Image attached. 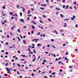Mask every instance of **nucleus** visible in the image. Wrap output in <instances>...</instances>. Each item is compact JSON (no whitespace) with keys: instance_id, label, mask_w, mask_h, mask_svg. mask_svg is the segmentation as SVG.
Wrapping results in <instances>:
<instances>
[{"instance_id":"obj_1","label":"nucleus","mask_w":78,"mask_h":78,"mask_svg":"<svg viewBox=\"0 0 78 78\" xmlns=\"http://www.w3.org/2000/svg\"><path fill=\"white\" fill-rule=\"evenodd\" d=\"M6 70L7 71H8L7 72L8 73H9L10 72V70L9 69V68H6Z\"/></svg>"},{"instance_id":"obj_2","label":"nucleus","mask_w":78,"mask_h":78,"mask_svg":"<svg viewBox=\"0 0 78 78\" xmlns=\"http://www.w3.org/2000/svg\"><path fill=\"white\" fill-rule=\"evenodd\" d=\"M37 40H39V39H34L33 40H32V41H37Z\"/></svg>"},{"instance_id":"obj_3","label":"nucleus","mask_w":78,"mask_h":78,"mask_svg":"<svg viewBox=\"0 0 78 78\" xmlns=\"http://www.w3.org/2000/svg\"><path fill=\"white\" fill-rule=\"evenodd\" d=\"M30 10H29L27 12V14H30Z\"/></svg>"},{"instance_id":"obj_4","label":"nucleus","mask_w":78,"mask_h":78,"mask_svg":"<svg viewBox=\"0 0 78 78\" xmlns=\"http://www.w3.org/2000/svg\"><path fill=\"white\" fill-rule=\"evenodd\" d=\"M15 27L16 28V26H14L12 28L11 30H14V29Z\"/></svg>"},{"instance_id":"obj_5","label":"nucleus","mask_w":78,"mask_h":78,"mask_svg":"<svg viewBox=\"0 0 78 78\" xmlns=\"http://www.w3.org/2000/svg\"><path fill=\"white\" fill-rule=\"evenodd\" d=\"M2 14L3 15V16H6V14H5V13H3V12H2Z\"/></svg>"},{"instance_id":"obj_6","label":"nucleus","mask_w":78,"mask_h":78,"mask_svg":"<svg viewBox=\"0 0 78 78\" xmlns=\"http://www.w3.org/2000/svg\"><path fill=\"white\" fill-rule=\"evenodd\" d=\"M54 33H56L57 34H58V33H57V31L56 30H54L53 31Z\"/></svg>"},{"instance_id":"obj_7","label":"nucleus","mask_w":78,"mask_h":78,"mask_svg":"<svg viewBox=\"0 0 78 78\" xmlns=\"http://www.w3.org/2000/svg\"><path fill=\"white\" fill-rule=\"evenodd\" d=\"M60 16L61 17H63L64 16L63 15V14H61L60 15Z\"/></svg>"},{"instance_id":"obj_8","label":"nucleus","mask_w":78,"mask_h":78,"mask_svg":"<svg viewBox=\"0 0 78 78\" xmlns=\"http://www.w3.org/2000/svg\"><path fill=\"white\" fill-rule=\"evenodd\" d=\"M23 42L24 43V44H26V41H25V40H23Z\"/></svg>"},{"instance_id":"obj_9","label":"nucleus","mask_w":78,"mask_h":78,"mask_svg":"<svg viewBox=\"0 0 78 78\" xmlns=\"http://www.w3.org/2000/svg\"><path fill=\"white\" fill-rule=\"evenodd\" d=\"M32 29H34V28H35V27L34 26L32 25Z\"/></svg>"},{"instance_id":"obj_10","label":"nucleus","mask_w":78,"mask_h":78,"mask_svg":"<svg viewBox=\"0 0 78 78\" xmlns=\"http://www.w3.org/2000/svg\"><path fill=\"white\" fill-rule=\"evenodd\" d=\"M55 9H56V10H60V9H59V8H58L57 7H56L55 8Z\"/></svg>"},{"instance_id":"obj_11","label":"nucleus","mask_w":78,"mask_h":78,"mask_svg":"<svg viewBox=\"0 0 78 78\" xmlns=\"http://www.w3.org/2000/svg\"><path fill=\"white\" fill-rule=\"evenodd\" d=\"M36 58H35L34 59L32 60L33 62H34V61H36Z\"/></svg>"},{"instance_id":"obj_12","label":"nucleus","mask_w":78,"mask_h":78,"mask_svg":"<svg viewBox=\"0 0 78 78\" xmlns=\"http://www.w3.org/2000/svg\"><path fill=\"white\" fill-rule=\"evenodd\" d=\"M65 25L64 26V27H67V23H64Z\"/></svg>"},{"instance_id":"obj_13","label":"nucleus","mask_w":78,"mask_h":78,"mask_svg":"<svg viewBox=\"0 0 78 78\" xmlns=\"http://www.w3.org/2000/svg\"><path fill=\"white\" fill-rule=\"evenodd\" d=\"M30 6H34V5L33 4H31L30 5Z\"/></svg>"},{"instance_id":"obj_14","label":"nucleus","mask_w":78,"mask_h":78,"mask_svg":"<svg viewBox=\"0 0 78 78\" xmlns=\"http://www.w3.org/2000/svg\"><path fill=\"white\" fill-rule=\"evenodd\" d=\"M22 9L23 12H24V11H25V9L24 8V7H23Z\"/></svg>"},{"instance_id":"obj_15","label":"nucleus","mask_w":78,"mask_h":78,"mask_svg":"<svg viewBox=\"0 0 78 78\" xmlns=\"http://www.w3.org/2000/svg\"><path fill=\"white\" fill-rule=\"evenodd\" d=\"M20 20L21 22H23L24 21V20H23V19H20Z\"/></svg>"},{"instance_id":"obj_16","label":"nucleus","mask_w":78,"mask_h":78,"mask_svg":"<svg viewBox=\"0 0 78 78\" xmlns=\"http://www.w3.org/2000/svg\"><path fill=\"white\" fill-rule=\"evenodd\" d=\"M20 15L21 17H22V13L20 12Z\"/></svg>"},{"instance_id":"obj_17","label":"nucleus","mask_w":78,"mask_h":78,"mask_svg":"<svg viewBox=\"0 0 78 78\" xmlns=\"http://www.w3.org/2000/svg\"><path fill=\"white\" fill-rule=\"evenodd\" d=\"M33 23H34L35 25H36V23H34V21H32Z\"/></svg>"},{"instance_id":"obj_18","label":"nucleus","mask_w":78,"mask_h":78,"mask_svg":"<svg viewBox=\"0 0 78 78\" xmlns=\"http://www.w3.org/2000/svg\"><path fill=\"white\" fill-rule=\"evenodd\" d=\"M17 66H18V67H20V65L19 64H17Z\"/></svg>"},{"instance_id":"obj_19","label":"nucleus","mask_w":78,"mask_h":78,"mask_svg":"<svg viewBox=\"0 0 78 78\" xmlns=\"http://www.w3.org/2000/svg\"><path fill=\"white\" fill-rule=\"evenodd\" d=\"M40 9H41V10H44V8H42V7H41V8H40Z\"/></svg>"},{"instance_id":"obj_20","label":"nucleus","mask_w":78,"mask_h":78,"mask_svg":"<svg viewBox=\"0 0 78 78\" xmlns=\"http://www.w3.org/2000/svg\"><path fill=\"white\" fill-rule=\"evenodd\" d=\"M44 5H46V4H42L41 5V6H44Z\"/></svg>"},{"instance_id":"obj_21","label":"nucleus","mask_w":78,"mask_h":78,"mask_svg":"<svg viewBox=\"0 0 78 78\" xmlns=\"http://www.w3.org/2000/svg\"><path fill=\"white\" fill-rule=\"evenodd\" d=\"M48 20L49 21V22H52L51 20H50V19L49 18L48 19Z\"/></svg>"},{"instance_id":"obj_22","label":"nucleus","mask_w":78,"mask_h":78,"mask_svg":"<svg viewBox=\"0 0 78 78\" xmlns=\"http://www.w3.org/2000/svg\"><path fill=\"white\" fill-rule=\"evenodd\" d=\"M40 34H41V33H40V32H38V33L37 34V35H40Z\"/></svg>"},{"instance_id":"obj_23","label":"nucleus","mask_w":78,"mask_h":78,"mask_svg":"<svg viewBox=\"0 0 78 78\" xmlns=\"http://www.w3.org/2000/svg\"><path fill=\"white\" fill-rule=\"evenodd\" d=\"M12 14H13V13L11 12H10V15H12Z\"/></svg>"},{"instance_id":"obj_24","label":"nucleus","mask_w":78,"mask_h":78,"mask_svg":"<svg viewBox=\"0 0 78 78\" xmlns=\"http://www.w3.org/2000/svg\"><path fill=\"white\" fill-rule=\"evenodd\" d=\"M33 51H34V53H36V51H35V50H34V49L33 50Z\"/></svg>"},{"instance_id":"obj_25","label":"nucleus","mask_w":78,"mask_h":78,"mask_svg":"<svg viewBox=\"0 0 78 78\" xmlns=\"http://www.w3.org/2000/svg\"><path fill=\"white\" fill-rule=\"evenodd\" d=\"M18 41H20V39L19 37H18Z\"/></svg>"},{"instance_id":"obj_26","label":"nucleus","mask_w":78,"mask_h":78,"mask_svg":"<svg viewBox=\"0 0 78 78\" xmlns=\"http://www.w3.org/2000/svg\"><path fill=\"white\" fill-rule=\"evenodd\" d=\"M24 60H25V59H21V61H24Z\"/></svg>"},{"instance_id":"obj_27","label":"nucleus","mask_w":78,"mask_h":78,"mask_svg":"<svg viewBox=\"0 0 78 78\" xmlns=\"http://www.w3.org/2000/svg\"><path fill=\"white\" fill-rule=\"evenodd\" d=\"M22 56H23V57H25V55H21Z\"/></svg>"},{"instance_id":"obj_28","label":"nucleus","mask_w":78,"mask_h":78,"mask_svg":"<svg viewBox=\"0 0 78 78\" xmlns=\"http://www.w3.org/2000/svg\"><path fill=\"white\" fill-rule=\"evenodd\" d=\"M31 32L32 33V34H33L34 33V31L33 30H32Z\"/></svg>"},{"instance_id":"obj_29","label":"nucleus","mask_w":78,"mask_h":78,"mask_svg":"<svg viewBox=\"0 0 78 78\" xmlns=\"http://www.w3.org/2000/svg\"><path fill=\"white\" fill-rule=\"evenodd\" d=\"M52 47L53 48H56V47L54 46L53 45H52Z\"/></svg>"},{"instance_id":"obj_30","label":"nucleus","mask_w":78,"mask_h":78,"mask_svg":"<svg viewBox=\"0 0 78 78\" xmlns=\"http://www.w3.org/2000/svg\"><path fill=\"white\" fill-rule=\"evenodd\" d=\"M51 41L52 42H54V41H55V40L54 39H52L51 40Z\"/></svg>"},{"instance_id":"obj_31","label":"nucleus","mask_w":78,"mask_h":78,"mask_svg":"<svg viewBox=\"0 0 78 78\" xmlns=\"http://www.w3.org/2000/svg\"><path fill=\"white\" fill-rule=\"evenodd\" d=\"M8 63H7L5 64V66H8Z\"/></svg>"},{"instance_id":"obj_32","label":"nucleus","mask_w":78,"mask_h":78,"mask_svg":"<svg viewBox=\"0 0 78 78\" xmlns=\"http://www.w3.org/2000/svg\"><path fill=\"white\" fill-rule=\"evenodd\" d=\"M18 32H19V33H20V29H18Z\"/></svg>"},{"instance_id":"obj_33","label":"nucleus","mask_w":78,"mask_h":78,"mask_svg":"<svg viewBox=\"0 0 78 78\" xmlns=\"http://www.w3.org/2000/svg\"><path fill=\"white\" fill-rule=\"evenodd\" d=\"M66 1V0H62V2L63 3H64Z\"/></svg>"},{"instance_id":"obj_34","label":"nucleus","mask_w":78,"mask_h":78,"mask_svg":"<svg viewBox=\"0 0 78 78\" xmlns=\"http://www.w3.org/2000/svg\"><path fill=\"white\" fill-rule=\"evenodd\" d=\"M74 5H76V2H74Z\"/></svg>"},{"instance_id":"obj_35","label":"nucleus","mask_w":78,"mask_h":78,"mask_svg":"<svg viewBox=\"0 0 78 78\" xmlns=\"http://www.w3.org/2000/svg\"><path fill=\"white\" fill-rule=\"evenodd\" d=\"M4 76H8V74H4Z\"/></svg>"},{"instance_id":"obj_36","label":"nucleus","mask_w":78,"mask_h":78,"mask_svg":"<svg viewBox=\"0 0 78 78\" xmlns=\"http://www.w3.org/2000/svg\"><path fill=\"white\" fill-rule=\"evenodd\" d=\"M39 21H40V23H42V21L41 20H39Z\"/></svg>"},{"instance_id":"obj_37","label":"nucleus","mask_w":78,"mask_h":78,"mask_svg":"<svg viewBox=\"0 0 78 78\" xmlns=\"http://www.w3.org/2000/svg\"><path fill=\"white\" fill-rule=\"evenodd\" d=\"M69 67L70 68V69L71 68H73V67H72V66H69Z\"/></svg>"},{"instance_id":"obj_38","label":"nucleus","mask_w":78,"mask_h":78,"mask_svg":"<svg viewBox=\"0 0 78 78\" xmlns=\"http://www.w3.org/2000/svg\"><path fill=\"white\" fill-rule=\"evenodd\" d=\"M66 8L67 9H68V8H69V6H68V5H66Z\"/></svg>"},{"instance_id":"obj_39","label":"nucleus","mask_w":78,"mask_h":78,"mask_svg":"<svg viewBox=\"0 0 78 78\" xmlns=\"http://www.w3.org/2000/svg\"><path fill=\"white\" fill-rule=\"evenodd\" d=\"M55 73H52V75H55Z\"/></svg>"},{"instance_id":"obj_40","label":"nucleus","mask_w":78,"mask_h":78,"mask_svg":"<svg viewBox=\"0 0 78 78\" xmlns=\"http://www.w3.org/2000/svg\"><path fill=\"white\" fill-rule=\"evenodd\" d=\"M31 75L32 76H34V74L32 73L31 74Z\"/></svg>"},{"instance_id":"obj_41","label":"nucleus","mask_w":78,"mask_h":78,"mask_svg":"<svg viewBox=\"0 0 78 78\" xmlns=\"http://www.w3.org/2000/svg\"><path fill=\"white\" fill-rule=\"evenodd\" d=\"M5 54L6 55H8V53L7 52H5Z\"/></svg>"},{"instance_id":"obj_42","label":"nucleus","mask_w":78,"mask_h":78,"mask_svg":"<svg viewBox=\"0 0 78 78\" xmlns=\"http://www.w3.org/2000/svg\"><path fill=\"white\" fill-rule=\"evenodd\" d=\"M6 45H8V44H9L8 43H5Z\"/></svg>"},{"instance_id":"obj_43","label":"nucleus","mask_w":78,"mask_h":78,"mask_svg":"<svg viewBox=\"0 0 78 78\" xmlns=\"http://www.w3.org/2000/svg\"><path fill=\"white\" fill-rule=\"evenodd\" d=\"M45 46H44L42 47L43 49H44V48H45Z\"/></svg>"},{"instance_id":"obj_44","label":"nucleus","mask_w":78,"mask_h":78,"mask_svg":"<svg viewBox=\"0 0 78 78\" xmlns=\"http://www.w3.org/2000/svg\"><path fill=\"white\" fill-rule=\"evenodd\" d=\"M15 16H16V17H17V15L16 14H15Z\"/></svg>"},{"instance_id":"obj_45","label":"nucleus","mask_w":78,"mask_h":78,"mask_svg":"<svg viewBox=\"0 0 78 78\" xmlns=\"http://www.w3.org/2000/svg\"><path fill=\"white\" fill-rule=\"evenodd\" d=\"M65 7H66V6H65V5H63V8H65Z\"/></svg>"},{"instance_id":"obj_46","label":"nucleus","mask_w":78,"mask_h":78,"mask_svg":"<svg viewBox=\"0 0 78 78\" xmlns=\"http://www.w3.org/2000/svg\"><path fill=\"white\" fill-rule=\"evenodd\" d=\"M7 38H8V39L9 38V36H8V35H7Z\"/></svg>"},{"instance_id":"obj_47","label":"nucleus","mask_w":78,"mask_h":78,"mask_svg":"<svg viewBox=\"0 0 78 78\" xmlns=\"http://www.w3.org/2000/svg\"><path fill=\"white\" fill-rule=\"evenodd\" d=\"M43 62H46V60H43Z\"/></svg>"},{"instance_id":"obj_48","label":"nucleus","mask_w":78,"mask_h":78,"mask_svg":"<svg viewBox=\"0 0 78 78\" xmlns=\"http://www.w3.org/2000/svg\"><path fill=\"white\" fill-rule=\"evenodd\" d=\"M69 54V53H68V52H67L66 53V55H68Z\"/></svg>"},{"instance_id":"obj_49","label":"nucleus","mask_w":78,"mask_h":78,"mask_svg":"<svg viewBox=\"0 0 78 78\" xmlns=\"http://www.w3.org/2000/svg\"><path fill=\"white\" fill-rule=\"evenodd\" d=\"M75 17H76L75 16H73V18L74 19H75Z\"/></svg>"},{"instance_id":"obj_50","label":"nucleus","mask_w":78,"mask_h":78,"mask_svg":"<svg viewBox=\"0 0 78 78\" xmlns=\"http://www.w3.org/2000/svg\"><path fill=\"white\" fill-rule=\"evenodd\" d=\"M75 27H78V25H77V24L76 25Z\"/></svg>"},{"instance_id":"obj_51","label":"nucleus","mask_w":78,"mask_h":78,"mask_svg":"<svg viewBox=\"0 0 78 78\" xmlns=\"http://www.w3.org/2000/svg\"><path fill=\"white\" fill-rule=\"evenodd\" d=\"M17 52H18V53H20V51H17Z\"/></svg>"},{"instance_id":"obj_52","label":"nucleus","mask_w":78,"mask_h":78,"mask_svg":"<svg viewBox=\"0 0 78 78\" xmlns=\"http://www.w3.org/2000/svg\"><path fill=\"white\" fill-rule=\"evenodd\" d=\"M71 19L72 20H74V18H71Z\"/></svg>"},{"instance_id":"obj_53","label":"nucleus","mask_w":78,"mask_h":78,"mask_svg":"<svg viewBox=\"0 0 78 78\" xmlns=\"http://www.w3.org/2000/svg\"><path fill=\"white\" fill-rule=\"evenodd\" d=\"M40 56H38V58H37V59H39V58H40Z\"/></svg>"},{"instance_id":"obj_54","label":"nucleus","mask_w":78,"mask_h":78,"mask_svg":"<svg viewBox=\"0 0 78 78\" xmlns=\"http://www.w3.org/2000/svg\"><path fill=\"white\" fill-rule=\"evenodd\" d=\"M17 8H19V5H17Z\"/></svg>"},{"instance_id":"obj_55","label":"nucleus","mask_w":78,"mask_h":78,"mask_svg":"<svg viewBox=\"0 0 78 78\" xmlns=\"http://www.w3.org/2000/svg\"><path fill=\"white\" fill-rule=\"evenodd\" d=\"M60 72H62V69H60Z\"/></svg>"},{"instance_id":"obj_56","label":"nucleus","mask_w":78,"mask_h":78,"mask_svg":"<svg viewBox=\"0 0 78 78\" xmlns=\"http://www.w3.org/2000/svg\"><path fill=\"white\" fill-rule=\"evenodd\" d=\"M30 53V54H33V53L32 52H29Z\"/></svg>"},{"instance_id":"obj_57","label":"nucleus","mask_w":78,"mask_h":78,"mask_svg":"<svg viewBox=\"0 0 78 78\" xmlns=\"http://www.w3.org/2000/svg\"><path fill=\"white\" fill-rule=\"evenodd\" d=\"M13 71H14V72H16V69H14L13 70Z\"/></svg>"},{"instance_id":"obj_58","label":"nucleus","mask_w":78,"mask_h":78,"mask_svg":"<svg viewBox=\"0 0 78 78\" xmlns=\"http://www.w3.org/2000/svg\"><path fill=\"white\" fill-rule=\"evenodd\" d=\"M5 6H3V7L2 8H3V9H5Z\"/></svg>"},{"instance_id":"obj_59","label":"nucleus","mask_w":78,"mask_h":78,"mask_svg":"<svg viewBox=\"0 0 78 78\" xmlns=\"http://www.w3.org/2000/svg\"><path fill=\"white\" fill-rule=\"evenodd\" d=\"M74 8H75V9H76V6H74Z\"/></svg>"},{"instance_id":"obj_60","label":"nucleus","mask_w":78,"mask_h":78,"mask_svg":"<svg viewBox=\"0 0 78 78\" xmlns=\"http://www.w3.org/2000/svg\"><path fill=\"white\" fill-rule=\"evenodd\" d=\"M46 2L47 3H48V0H46Z\"/></svg>"},{"instance_id":"obj_61","label":"nucleus","mask_w":78,"mask_h":78,"mask_svg":"<svg viewBox=\"0 0 78 78\" xmlns=\"http://www.w3.org/2000/svg\"><path fill=\"white\" fill-rule=\"evenodd\" d=\"M66 45V44H63V47H64V46H65Z\"/></svg>"},{"instance_id":"obj_62","label":"nucleus","mask_w":78,"mask_h":78,"mask_svg":"<svg viewBox=\"0 0 78 78\" xmlns=\"http://www.w3.org/2000/svg\"><path fill=\"white\" fill-rule=\"evenodd\" d=\"M43 16L44 18H45V17H46V16H45V15H43Z\"/></svg>"},{"instance_id":"obj_63","label":"nucleus","mask_w":78,"mask_h":78,"mask_svg":"<svg viewBox=\"0 0 78 78\" xmlns=\"http://www.w3.org/2000/svg\"><path fill=\"white\" fill-rule=\"evenodd\" d=\"M31 10H32V11H34V9H33V8H31Z\"/></svg>"},{"instance_id":"obj_64","label":"nucleus","mask_w":78,"mask_h":78,"mask_svg":"<svg viewBox=\"0 0 78 78\" xmlns=\"http://www.w3.org/2000/svg\"><path fill=\"white\" fill-rule=\"evenodd\" d=\"M53 8V6H50V8Z\"/></svg>"}]
</instances>
